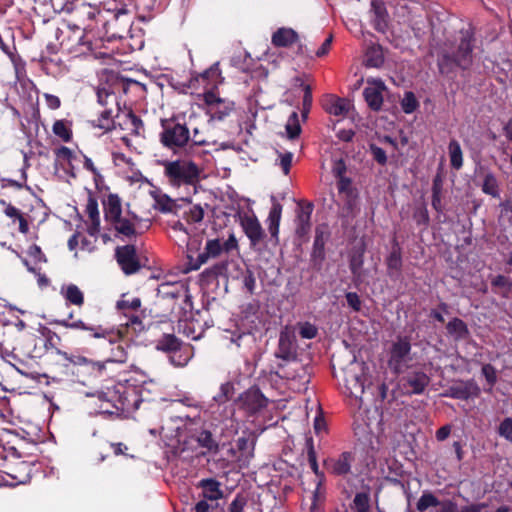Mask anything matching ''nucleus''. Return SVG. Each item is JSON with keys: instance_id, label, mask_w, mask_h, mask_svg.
<instances>
[{"instance_id": "obj_1", "label": "nucleus", "mask_w": 512, "mask_h": 512, "mask_svg": "<svg viewBox=\"0 0 512 512\" xmlns=\"http://www.w3.org/2000/svg\"><path fill=\"white\" fill-rule=\"evenodd\" d=\"M474 37L468 31H461L454 42H445L437 56L440 74L451 77L456 69L468 70L473 64Z\"/></svg>"}, {"instance_id": "obj_2", "label": "nucleus", "mask_w": 512, "mask_h": 512, "mask_svg": "<svg viewBox=\"0 0 512 512\" xmlns=\"http://www.w3.org/2000/svg\"><path fill=\"white\" fill-rule=\"evenodd\" d=\"M164 168V176L172 187L193 186L199 182L200 169L196 163L186 159L161 162Z\"/></svg>"}, {"instance_id": "obj_3", "label": "nucleus", "mask_w": 512, "mask_h": 512, "mask_svg": "<svg viewBox=\"0 0 512 512\" xmlns=\"http://www.w3.org/2000/svg\"><path fill=\"white\" fill-rule=\"evenodd\" d=\"M121 333L118 330H106L98 326V351L103 358V364L98 363V371L104 368L106 363H123L126 361V353L120 344Z\"/></svg>"}, {"instance_id": "obj_4", "label": "nucleus", "mask_w": 512, "mask_h": 512, "mask_svg": "<svg viewBox=\"0 0 512 512\" xmlns=\"http://www.w3.org/2000/svg\"><path fill=\"white\" fill-rule=\"evenodd\" d=\"M104 219L118 234L125 237L136 236V230L130 220L122 218L121 199L117 194L110 193L107 198L102 199Z\"/></svg>"}, {"instance_id": "obj_5", "label": "nucleus", "mask_w": 512, "mask_h": 512, "mask_svg": "<svg viewBox=\"0 0 512 512\" xmlns=\"http://www.w3.org/2000/svg\"><path fill=\"white\" fill-rule=\"evenodd\" d=\"M412 361L411 343L406 336H398L389 350L388 366L395 374L405 372Z\"/></svg>"}, {"instance_id": "obj_6", "label": "nucleus", "mask_w": 512, "mask_h": 512, "mask_svg": "<svg viewBox=\"0 0 512 512\" xmlns=\"http://www.w3.org/2000/svg\"><path fill=\"white\" fill-rule=\"evenodd\" d=\"M161 124L163 131L160 133V142L164 147L176 151L190 141V131L185 124L172 120H162Z\"/></svg>"}, {"instance_id": "obj_7", "label": "nucleus", "mask_w": 512, "mask_h": 512, "mask_svg": "<svg viewBox=\"0 0 512 512\" xmlns=\"http://www.w3.org/2000/svg\"><path fill=\"white\" fill-rule=\"evenodd\" d=\"M281 377L291 381V385L297 391L305 392L307 385L310 382V372L308 367L299 361L278 365Z\"/></svg>"}, {"instance_id": "obj_8", "label": "nucleus", "mask_w": 512, "mask_h": 512, "mask_svg": "<svg viewBox=\"0 0 512 512\" xmlns=\"http://www.w3.org/2000/svg\"><path fill=\"white\" fill-rule=\"evenodd\" d=\"M120 36L117 32H112L108 35V30H106L105 36L101 37V45H98V60H103V62L111 68L103 69V76L107 78V72L105 70H113L117 72L119 68L120 61L115 59L114 54L119 50L118 42L120 40ZM118 75V73H116Z\"/></svg>"}, {"instance_id": "obj_9", "label": "nucleus", "mask_w": 512, "mask_h": 512, "mask_svg": "<svg viewBox=\"0 0 512 512\" xmlns=\"http://www.w3.org/2000/svg\"><path fill=\"white\" fill-rule=\"evenodd\" d=\"M418 512H459L458 505L451 499L440 500L430 490H424L416 503Z\"/></svg>"}, {"instance_id": "obj_10", "label": "nucleus", "mask_w": 512, "mask_h": 512, "mask_svg": "<svg viewBox=\"0 0 512 512\" xmlns=\"http://www.w3.org/2000/svg\"><path fill=\"white\" fill-rule=\"evenodd\" d=\"M105 72H107V84L102 88L98 86V104H100L101 106L111 104L115 106V111L118 112L117 101L115 92L113 91V86L117 85L119 83V80L115 71L105 70ZM113 112V108H104L103 110L98 109V113L100 114L99 119H104V117H113Z\"/></svg>"}, {"instance_id": "obj_11", "label": "nucleus", "mask_w": 512, "mask_h": 512, "mask_svg": "<svg viewBox=\"0 0 512 512\" xmlns=\"http://www.w3.org/2000/svg\"><path fill=\"white\" fill-rule=\"evenodd\" d=\"M98 401V414L119 416L125 409L121 394L115 389L98 392Z\"/></svg>"}, {"instance_id": "obj_12", "label": "nucleus", "mask_w": 512, "mask_h": 512, "mask_svg": "<svg viewBox=\"0 0 512 512\" xmlns=\"http://www.w3.org/2000/svg\"><path fill=\"white\" fill-rule=\"evenodd\" d=\"M115 257L126 275L134 274L142 267L134 245L118 246L115 250Z\"/></svg>"}, {"instance_id": "obj_13", "label": "nucleus", "mask_w": 512, "mask_h": 512, "mask_svg": "<svg viewBox=\"0 0 512 512\" xmlns=\"http://www.w3.org/2000/svg\"><path fill=\"white\" fill-rule=\"evenodd\" d=\"M314 205L311 202L302 205L296 211L295 234L301 240H307L311 230V215Z\"/></svg>"}, {"instance_id": "obj_14", "label": "nucleus", "mask_w": 512, "mask_h": 512, "mask_svg": "<svg viewBox=\"0 0 512 512\" xmlns=\"http://www.w3.org/2000/svg\"><path fill=\"white\" fill-rule=\"evenodd\" d=\"M329 238L328 227L325 224L318 225L315 229V239L313 250L311 253V262L317 269L321 268L322 262L325 259V243Z\"/></svg>"}, {"instance_id": "obj_15", "label": "nucleus", "mask_w": 512, "mask_h": 512, "mask_svg": "<svg viewBox=\"0 0 512 512\" xmlns=\"http://www.w3.org/2000/svg\"><path fill=\"white\" fill-rule=\"evenodd\" d=\"M443 395L454 399L467 400L472 397H478L480 395V388L474 380L460 381L451 385Z\"/></svg>"}, {"instance_id": "obj_16", "label": "nucleus", "mask_w": 512, "mask_h": 512, "mask_svg": "<svg viewBox=\"0 0 512 512\" xmlns=\"http://www.w3.org/2000/svg\"><path fill=\"white\" fill-rule=\"evenodd\" d=\"M123 12L120 3L117 0H102L98 4V22H103V27L107 30V26L115 25L119 14Z\"/></svg>"}, {"instance_id": "obj_17", "label": "nucleus", "mask_w": 512, "mask_h": 512, "mask_svg": "<svg viewBox=\"0 0 512 512\" xmlns=\"http://www.w3.org/2000/svg\"><path fill=\"white\" fill-rule=\"evenodd\" d=\"M355 457L351 452H342L337 458H329L324 461L327 470L336 476H345L351 472Z\"/></svg>"}, {"instance_id": "obj_18", "label": "nucleus", "mask_w": 512, "mask_h": 512, "mask_svg": "<svg viewBox=\"0 0 512 512\" xmlns=\"http://www.w3.org/2000/svg\"><path fill=\"white\" fill-rule=\"evenodd\" d=\"M402 384L409 394H421L430 382V378L423 371H412L402 378Z\"/></svg>"}, {"instance_id": "obj_19", "label": "nucleus", "mask_w": 512, "mask_h": 512, "mask_svg": "<svg viewBox=\"0 0 512 512\" xmlns=\"http://www.w3.org/2000/svg\"><path fill=\"white\" fill-rule=\"evenodd\" d=\"M367 83L368 86L363 91L365 101L372 110L379 111L383 103L382 92L385 85L381 80H368Z\"/></svg>"}, {"instance_id": "obj_20", "label": "nucleus", "mask_w": 512, "mask_h": 512, "mask_svg": "<svg viewBox=\"0 0 512 512\" xmlns=\"http://www.w3.org/2000/svg\"><path fill=\"white\" fill-rule=\"evenodd\" d=\"M296 345L294 342V337L286 331L280 333L278 349L275 353V356L279 359L286 361L287 363H291L296 360Z\"/></svg>"}, {"instance_id": "obj_21", "label": "nucleus", "mask_w": 512, "mask_h": 512, "mask_svg": "<svg viewBox=\"0 0 512 512\" xmlns=\"http://www.w3.org/2000/svg\"><path fill=\"white\" fill-rule=\"evenodd\" d=\"M96 41V31L91 24H88L83 29V34L80 37L75 51L78 55L91 56L96 58L94 44Z\"/></svg>"}, {"instance_id": "obj_22", "label": "nucleus", "mask_w": 512, "mask_h": 512, "mask_svg": "<svg viewBox=\"0 0 512 512\" xmlns=\"http://www.w3.org/2000/svg\"><path fill=\"white\" fill-rule=\"evenodd\" d=\"M345 386L349 391V395L354 397L355 405H358V408H361L362 399L361 396L364 393L365 389V378L362 373H352L351 371L347 374L345 379Z\"/></svg>"}, {"instance_id": "obj_23", "label": "nucleus", "mask_w": 512, "mask_h": 512, "mask_svg": "<svg viewBox=\"0 0 512 512\" xmlns=\"http://www.w3.org/2000/svg\"><path fill=\"white\" fill-rule=\"evenodd\" d=\"M241 225L252 246H256L263 240L265 234L255 216H244L241 219Z\"/></svg>"}, {"instance_id": "obj_24", "label": "nucleus", "mask_w": 512, "mask_h": 512, "mask_svg": "<svg viewBox=\"0 0 512 512\" xmlns=\"http://www.w3.org/2000/svg\"><path fill=\"white\" fill-rule=\"evenodd\" d=\"M242 402L245 409L251 413H257L267 406V399L259 389H249L242 396Z\"/></svg>"}, {"instance_id": "obj_25", "label": "nucleus", "mask_w": 512, "mask_h": 512, "mask_svg": "<svg viewBox=\"0 0 512 512\" xmlns=\"http://www.w3.org/2000/svg\"><path fill=\"white\" fill-rule=\"evenodd\" d=\"M325 111L334 116L345 117L352 109L353 105L350 100L336 96H330L323 105Z\"/></svg>"}, {"instance_id": "obj_26", "label": "nucleus", "mask_w": 512, "mask_h": 512, "mask_svg": "<svg viewBox=\"0 0 512 512\" xmlns=\"http://www.w3.org/2000/svg\"><path fill=\"white\" fill-rule=\"evenodd\" d=\"M223 251V246L219 239L208 240L204 252L200 253L192 269L197 270L205 264L209 258L218 257Z\"/></svg>"}, {"instance_id": "obj_27", "label": "nucleus", "mask_w": 512, "mask_h": 512, "mask_svg": "<svg viewBox=\"0 0 512 512\" xmlns=\"http://www.w3.org/2000/svg\"><path fill=\"white\" fill-rule=\"evenodd\" d=\"M0 205L4 207L3 213L5 214V216L12 219L13 222H15L16 220L18 221L19 231L22 234L28 233L29 223L25 218L24 214L20 211V209H18L17 207H15L14 205H12L11 203L7 202L4 199H0Z\"/></svg>"}, {"instance_id": "obj_28", "label": "nucleus", "mask_w": 512, "mask_h": 512, "mask_svg": "<svg viewBox=\"0 0 512 512\" xmlns=\"http://www.w3.org/2000/svg\"><path fill=\"white\" fill-rule=\"evenodd\" d=\"M337 187L339 193L345 195L346 208L350 212H353L356 206L357 193L356 190L352 187L351 179L347 177L338 179Z\"/></svg>"}, {"instance_id": "obj_29", "label": "nucleus", "mask_w": 512, "mask_h": 512, "mask_svg": "<svg viewBox=\"0 0 512 512\" xmlns=\"http://www.w3.org/2000/svg\"><path fill=\"white\" fill-rule=\"evenodd\" d=\"M272 208L268 216V230L273 238L278 241L279 225L282 214V205L277 201L275 196H271Z\"/></svg>"}, {"instance_id": "obj_30", "label": "nucleus", "mask_w": 512, "mask_h": 512, "mask_svg": "<svg viewBox=\"0 0 512 512\" xmlns=\"http://www.w3.org/2000/svg\"><path fill=\"white\" fill-rule=\"evenodd\" d=\"M446 330L455 341L466 340L470 337V331L467 324L457 317H454L447 323Z\"/></svg>"}, {"instance_id": "obj_31", "label": "nucleus", "mask_w": 512, "mask_h": 512, "mask_svg": "<svg viewBox=\"0 0 512 512\" xmlns=\"http://www.w3.org/2000/svg\"><path fill=\"white\" fill-rule=\"evenodd\" d=\"M60 294L69 304L80 307L84 303V295L75 284H63L60 288Z\"/></svg>"}, {"instance_id": "obj_32", "label": "nucleus", "mask_w": 512, "mask_h": 512, "mask_svg": "<svg viewBox=\"0 0 512 512\" xmlns=\"http://www.w3.org/2000/svg\"><path fill=\"white\" fill-rule=\"evenodd\" d=\"M297 40L298 34L291 28H279L272 36V43L276 47H287Z\"/></svg>"}, {"instance_id": "obj_33", "label": "nucleus", "mask_w": 512, "mask_h": 512, "mask_svg": "<svg viewBox=\"0 0 512 512\" xmlns=\"http://www.w3.org/2000/svg\"><path fill=\"white\" fill-rule=\"evenodd\" d=\"M388 274L393 276L398 274L402 268L401 248L398 242L394 241L391 251L386 259Z\"/></svg>"}, {"instance_id": "obj_34", "label": "nucleus", "mask_w": 512, "mask_h": 512, "mask_svg": "<svg viewBox=\"0 0 512 512\" xmlns=\"http://www.w3.org/2000/svg\"><path fill=\"white\" fill-rule=\"evenodd\" d=\"M199 486L203 488V498L207 500H218L222 498L223 493L220 490V483L212 478L202 479Z\"/></svg>"}, {"instance_id": "obj_35", "label": "nucleus", "mask_w": 512, "mask_h": 512, "mask_svg": "<svg viewBox=\"0 0 512 512\" xmlns=\"http://www.w3.org/2000/svg\"><path fill=\"white\" fill-rule=\"evenodd\" d=\"M182 342L174 334H164L157 340L156 349L167 353H176L180 350Z\"/></svg>"}, {"instance_id": "obj_36", "label": "nucleus", "mask_w": 512, "mask_h": 512, "mask_svg": "<svg viewBox=\"0 0 512 512\" xmlns=\"http://www.w3.org/2000/svg\"><path fill=\"white\" fill-rule=\"evenodd\" d=\"M55 352L59 355H62L66 360L72 363L76 368H86L90 373H94L96 370V362L91 359H88L81 355H71L68 356L66 352H62L59 349L55 348Z\"/></svg>"}, {"instance_id": "obj_37", "label": "nucleus", "mask_w": 512, "mask_h": 512, "mask_svg": "<svg viewBox=\"0 0 512 512\" xmlns=\"http://www.w3.org/2000/svg\"><path fill=\"white\" fill-rule=\"evenodd\" d=\"M371 11L375 15V28L383 30L386 27L387 10L382 0L371 1Z\"/></svg>"}, {"instance_id": "obj_38", "label": "nucleus", "mask_w": 512, "mask_h": 512, "mask_svg": "<svg viewBox=\"0 0 512 512\" xmlns=\"http://www.w3.org/2000/svg\"><path fill=\"white\" fill-rule=\"evenodd\" d=\"M364 63L367 67L379 68L384 63V55L380 46L367 49Z\"/></svg>"}, {"instance_id": "obj_39", "label": "nucleus", "mask_w": 512, "mask_h": 512, "mask_svg": "<svg viewBox=\"0 0 512 512\" xmlns=\"http://www.w3.org/2000/svg\"><path fill=\"white\" fill-rule=\"evenodd\" d=\"M451 166L454 169H460L463 165L462 150L459 142L455 139L449 142L448 146Z\"/></svg>"}, {"instance_id": "obj_40", "label": "nucleus", "mask_w": 512, "mask_h": 512, "mask_svg": "<svg viewBox=\"0 0 512 512\" xmlns=\"http://www.w3.org/2000/svg\"><path fill=\"white\" fill-rule=\"evenodd\" d=\"M198 444L206 448L209 452L217 453L219 445L212 436V433L208 430L201 431L197 436Z\"/></svg>"}, {"instance_id": "obj_41", "label": "nucleus", "mask_w": 512, "mask_h": 512, "mask_svg": "<svg viewBox=\"0 0 512 512\" xmlns=\"http://www.w3.org/2000/svg\"><path fill=\"white\" fill-rule=\"evenodd\" d=\"M233 110V103L224 100L223 105H217L207 109V114L210 115L212 120H223Z\"/></svg>"}, {"instance_id": "obj_42", "label": "nucleus", "mask_w": 512, "mask_h": 512, "mask_svg": "<svg viewBox=\"0 0 512 512\" xmlns=\"http://www.w3.org/2000/svg\"><path fill=\"white\" fill-rule=\"evenodd\" d=\"M89 198L87 204V213L90 219V224L88 225V233L91 236L96 235V198L94 197L92 191L89 190Z\"/></svg>"}, {"instance_id": "obj_43", "label": "nucleus", "mask_w": 512, "mask_h": 512, "mask_svg": "<svg viewBox=\"0 0 512 512\" xmlns=\"http://www.w3.org/2000/svg\"><path fill=\"white\" fill-rule=\"evenodd\" d=\"M52 131L64 142H69L72 139V130L65 120H56L53 124Z\"/></svg>"}, {"instance_id": "obj_44", "label": "nucleus", "mask_w": 512, "mask_h": 512, "mask_svg": "<svg viewBox=\"0 0 512 512\" xmlns=\"http://www.w3.org/2000/svg\"><path fill=\"white\" fill-rule=\"evenodd\" d=\"M238 451L241 453V457L244 460H248L253 457L254 441L247 437H240L236 441Z\"/></svg>"}, {"instance_id": "obj_45", "label": "nucleus", "mask_w": 512, "mask_h": 512, "mask_svg": "<svg viewBox=\"0 0 512 512\" xmlns=\"http://www.w3.org/2000/svg\"><path fill=\"white\" fill-rule=\"evenodd\" d=\"M482 191L492 197H499L498 181L492 173H487L485 175Z\"/></svg>"}, {"instance_id": "obj_46", "label": "nucleus", "mask_w": 512, "mask_h": 512, "mask_svg": "<svg viewBox=\"0 0 512 512\" xmlns=\"http://www.w3.org/2000/svg\"><path fill=\"white\" fill-rule=\"evenodd\" d=\"M285 129H286L287 136L289 139H295L299 136V134L301 132V126L299 123L297 112H293L290 115V117L285 125Z\"/></svg>"}, {"instance_id": "obj_47", "label": "nucleus", "mask_w": 512, "mask_h": 512, "mask_svg": "<svg viewBox=\"0 0 512 512\" xmlns=\"http://www.w3.org/2000/svg\"><path fill=\"white\" fill-rule=\"evenodd\" d=\"M356 512H369L370 509V496L369 492H359L355 495L353 500Z\"/></svg>"}, {"instance_id": "obj_48", "label": "nucleus", "mask_w": 512, "mask_h": 512, "mask_svg": "<svg viewBox=\"0 0 512 512\" xmlns=\"http://www.w3.org/2000/svg\"><path fill=\"white\" fill-rule=\"evenodd\" d=\"M22 262L26 266L27 270L35 275L37 279V284L40 288L43 289L50 285V279L44 273H41L40 268L36 266H31L26 259H23Z\"/></svg>"}, {"instance_id": "obj_49", "label": "nucleus", "mask_w": 512, "mask_h": 512, "mask_svg": "<svg viewBox=\"0 0 512 512\" xmlns=\"http://www.w3.org/2000/svg\"><path fill=\"white\" fill-rule=\"evenodd\" d=\"M54 152H55L57 162H59L61 165L71 166V162L75 158V155L70 148H68L66 146H61V147L55 149Z\"/></svg>"}, {"instance_id": "obj_50", "label": "nucleus", "mask_w": 512, "mask_h": 512, "mask_svg": "<svg viewBox=\"0 0 512 512\" xmlns=\"http://www.w3.org/2000/svg\"><path fill=\"white\" fill-rule=\"evenodd\" d=\"M419 106V103L413 92L408 91L404 94V97L401 102L402 110L406 114L413 113Z\"/></svg>"}, {"instance_id": "obj_51", "label": "nucleus", "mask_w": 512, "mask_h": 512, "mask_svg": "<svg viewBox=\"0 0 512 512\" xmlns=\"http://www.w3.org/2000/svg\"><path fill=\"white\" fill-rule=\"evenodd\" d=\"M27 255L33 259V261H34L33 266H36V267L38 264L47 263V261H48L46 255L43 253L41 247L36 244H32L31 246H29V248L27 249Z\"/></svg>"}, {"instance_id": "obj_52", "label": "nucleus", "mask_w": 512, "mask_h": 512, "mask_svg": "<svg viewBox=\"0 0 512 512\" xmlns=\"http://www.w3.org/2000/svg\"><path fill=\"white\" fill-rule=\"evenodd\" d=\"M57 324L62 325L64 327H69L73 329H82V330H93L85 325V323L81 320L73 321V314L69 313L68 318L56 320Z\"/></svg>"}, {"instance_id": "obj_53", "label": "nucleus", "mask_w": 512, "mask_h": 512, "mask_svg": "<svg viewBox=\"0 0 512 512\" xmlns=\"http://www.w3.org/2000/svg\"><path fill=\"white\" fill-rule=\"evenodd\" d=\"M233 384L230 382H226L221 385L219 394L214 396V400L218 403H224L228 401L233 394Z\"/></svg>"}, {"instance_id": "obj_54", "label": "nucleus", "mask_w": 512, "mask_h": 512, "mask_svg": "<svg viewBox=\"0 0 512 512\" xmlns=\"http://www.w3.org/2000/svg\"><path fill=\"white\" fill-rule=\"evenodd\" d=\"M498 433L507 441L512 442V418H505L499 425Z\"/></svg>"}, {"instance_id": "obj_55", "label": "nucleus", "mask_w": 512, "mask_h": 512, "mask_svg": "<svg viewBox=\"0 0 512 512\" xmlns=\"http://www.w3.org/2000/svg\"><path fill=\"white\" fill-rule=\"evenodd\" d=\"M370 152L373 156V159L380 165H385L387 163L386 152L375 144L369 145Z\"/></svg>"}, {"instance_id": "obj_56", "label": "nucleus", "mask_w": 512, "mask_h": 512, "mask_svg": "<svg viewBox=\"0 0 512 512\" xmlns=\"http://www.w3.org/2000/svg\"><path fill=\"white\" fill-rule=\"evenodd\" d=\"M141 306V300L139 298H134L131 301L128 300H120L117 302L116 307L118 310H131L136 311Z\"/></svg>"}, {"instance_id": "obj_57", "label": "nucleus", "mask_w": 512, "mask_h": 512, "mask_svg": "<svg viewBox=\"0 0 512 512\" xmlns=\"http://www.w3.org/2000/svg\"><path fill=\"white\" fill-rule=\"evenodd\" d=\"M307 454H308V461H309L311 469L313 470V472L316 475H318L319 474L318 463H317L316 452L313 447L312 439H309L307 441Z\"/></svg>"}, {"instance_id": "obj_58", "label": "nucleus", "mask_w": 512, "mask_h": 512, "mask_svg": "<svg viewBox=\"0 0 512 512\" xmlns=\"http://www.w3.org/2000/svg\"><path fill=\"white\" fill-rule=\"evenodd\" d=\"M277 153H278V156L280 159L279 164H280L284 174L288 175L290 172L291 165H292L293 154L291 152L281 153L278 151H277Z\"/></svg>"}, {"instance_id": "obj_59", "label": "nucleus", "mask_w": 512, "mask_h": 512, "mask_svg": "<svg viewBox=\"0 0 512 512\" xmlns=\"http://www.w3.org/2000/svg\"><path fill=\"white\" fill-rule=\"evenodd\" d=\"M482 374L490 386H493L497 381L496 369L491 364H484L482 366Z\"/></svg>"}, {"instance_id": "obj_60", "label": "nucleus", "mask_w": 512, "mask_h": 512, "mask_svg": "<svg viewBox=\"0 0 512 512\" xmlns=\"http://www.w3.org/2000/svg\"><path fill=\"white\" fill-rule=\"evenodd\" d=\"M413 218L418 225H428L429 214L425 206L417 208L413 214Z\"/></svg>"}, {"instance_id": "obj_61", "label": "nucleus", "mask_w": 512, "mask_h": 512, "mask_svg": "<svg viewBox=\"0 0 512 512\" xmlns=\"http://www.w3.org/2000/svg\"><path fill=\"white\" fill-rule=\"evenodd\" d=\"M247 504V499L245 496L238 494L231 502L228 512H242L244 507Z\"/></svg>"}, {"instance_id": "obj_62", "label": "nucleus", "mask_w": 512, "mask_h": 512, "mask_svg": "<svg viewBox=\"0 0 512 512\" xmlns=\"http://www.w3.org/2000/svg\"><path fill=\"white\" fill-rule=\"evenodd\" d=\"M77 378V381L87 386L90 379H93L94 373H90L86 368H76L73 372Z\"/></svg>"}, {"instance_id": "obj_63", "label": "nucleus", "mask_w": 512, "mask_h": 512, "mask_svg": "<svg viewBox=\"0 0 512 512\" xmlns=\"http://www.w3.org/2000/svg\"><path fill=\"white\" fill-rule=\"evenodd\" d=\"M125 316L128 317V322L126 325L130 328H132L135 332H141L145 329V326L142 323V320L139 316L128 314L125 312Z\"/></svg>"}, {"instance_id": "obj_64", "label": "nucleus", "mask_w": 512, "mask_h": 512, "mask_svg": "<svg viewBox=\"0 0 512 512\" xmlns=\"http://www.w3.org/2000/svg\"><path fill=\"white\" fill-rule=\"evenodd\" d=\"M299 334L304 339H313L317 335V328L310 323H305L300 327Z\"/></svg>"}]
</instances>
